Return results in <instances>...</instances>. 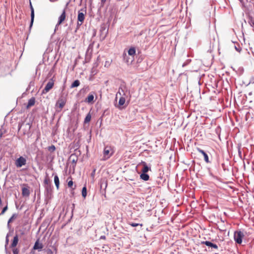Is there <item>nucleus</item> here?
Wrapping results in <instances>:
<instances>
[{
	"instance_id": "nucleus-39",
	"label": "nucleus",
	"mask_w": 254,
	"mask_h": 254,
	"mask_svg": "<svg viewBox=\"0 0 254 254\" xmlns=\"http://www.w3.org/2000/svg\"><path fill=\"white\" fill-rule=\"evenodd\" d=\"M236 51H238V48H236Z\"/></svg>"
},
{
	"instance_id": "nucleus-36",
	"label": "nucleus",
	"mask_w": 254,
	"mask_h": 254,
	"mask_svg": "<svg viewBox=\"0 0 254 254\" xmlns=\"http://www.w3.org/2000/svg\"><path fill=\"white\" fill-rule=\"evenodd\" d=\"M101 238H102V239H105V236H102V237H101Z\"/></svg>"
},
{
	"instance_id": "nucleus-16",
	"label": "nucleus",
	"mask_w": 254,
	"mask_h": 254,
	"mask_svg": "<svg viewBox=\"0 0 254 254\" xmlns=\"http://www.w3.org/2000/svg\"><path fill=\"white\" fill-rule=\"evenodd\" d=\"M35 103V99L34 97L31 98L28 101V104L26 106V108L28 109L30 107L33 106Z\"/></svg>"
},
{
	"instance_id": "nucleus-1",
	"label": "nucleus",
	"mask_w": 254,
	"mask_h": 254,
	"mask_svg": "<svg viewBox=\"0 0 254 254\" xmlns=\"http://www.w3.org/2000/svg\"><path fill=\"white\" fill-rule=\"evenodd\" d=\"M113 154V149L111 146H106L103 151V160H106L109 159Z\"/></svg>"
},
{
	"instance_id": "nucleus-19",
	"label": "nucleus",
	"mask_w": 254,
	"mask_h": 254,
	"mask_svg": "<svg viewBox=\"0 0 254 254\" xmlns=\"http://www.w3.org/2000/svg\"><path fill=\"white\" fill-rule=\"evenodd\" d=\"M136 50L134 47L130 48L128 51V54L129 56L134 57L135 55Z\"/></svg>"
},
{
	"instance_id": "nucleus-29",
	"label": "nucleus",
	"mask_w": 254,
	"mask_h": 254,
	"mask_svg": "<svg viewBox=\"0 0 254 254\" xmlns=\"http://www.w3.org/2000/svg\"><path fill=\"white\" fill-rule=\"evenodd\" d=\"M7 206H6L3 208V209L1 212V214H4V212L7 210Z\"/></svg>"
},
{
	"instance_id": "nucleus-7",
	"label": "nucleus",
	"mask_w": 254,
	"mask_h": 254,
	"mask_svg": "<svg viewBox=\"0 0 254 254\" xmlns=\"http://www.w3.org/2000/svg\"><path fill=\"white\" fill-rule=\"evenodd\" d=\"M66 18V13H65V10L64 9L62 13V14L60 15V16L59 17V20L58 23L57 24V26L60 25L65 20Z\"/></svg>"
},
{
	"instance_id": "nucleus-20",
	"label": "nucleus",
	"mask_w": 254,
	"mask_h": 254,
	"mask_svg": "<svg viewBox=\"0 0 254 254\" xmlns=\"http://www.w3.org/2000/svg\"><path fill=\"white\" fill-rule=\"evenodd\" d=\"M140 178L144 181H148L149 180V176L146 173H142L140 175Z\"/></svg>"
},
{
	"instance_id": "nucleus-14",
	"label": "nucleus",
	"mask_w": 254,
	"mask_h": 254,
	"mask_svg": "<svg viewBox=\"0 0 254 254\" xmlns=\"http://www.w3.org/2000/svg\"><path fill=\"white\" fill-rule=\"evenodd\" d=\"M22 194L23 196H28L30 194V191L28 188H22Z\"/></svg>"
},
{
	"instance_id": "nucleus-33",
	"label": "nucleus",
	"mask_w": 254,
	"mask_h": 254,
	"mask_svg": "<svg viewBox=\"0 0 254 254\" xmlns=\"http://www.w3.org/2000/svg\"><path fill=\"white\" fill-rule=\"evenodd\" d=\"M110 65V63L109 62H106L105 66H109Z\"/></svg>"
},
{
	"instance_id": "nucleus-37",
	"label": "nucleus",
	"mask_w": 254,
	"mask_h": 254,
	"mask_svg": "<svg viewBox=\"0 0 254 254\" xmlns=\"http://www.w3.org/2000/svg\"><path fill=\"white\" fill-rule=\"evenodd\" d=\"M102 0V1L103 2H104L106 1V0Z\"/></svg>"
},
{
	"instance_id": "nucleus-23",
	"label": "nucleus",
	"mask_w": 254,
	"mask_h": 254,
	"mask_svg": "<svg viewBox=\"0 0 254 254\" xmlns=\"http://www.w3.org/2000/svg\"><path fill=\"white\" fill-rule=\"evenodd\" d=\"M125 102H126L125 98L124 97H121L120 98V100H119V105L120 106H123V105L125 104Z\"/></svg>"
},
{
	"instance_id": "nucleus-25",
	"label": "nucleus",
	"mask_w": 254,
	"mask_h": 254,
	"mask_svg": "<svg viewBox=\"0 0 254 254\" xmlns=\"http://www.w3.org/2000/svg\"><path fill=\"white\" fill-rule=\"evenodd\" d=\"M48 149L49 151L54 152L56 150V147L54 145L48 147Z\"/></svg>"
},
{
	"instance_id": "nucleus-32",
	"label": "nucleus",
	"mask_w": 254,
	"mask_h": 254,
	"mask_svg": "<svg viewBox=\"0 0 254 254\" xmlns=\"http://www.w3.org/2000/svg\"><path fill=\"white\" fill-rule=\"evenodd\" d=\"M95 169H94L93 172L91 173V176L94 178L95 175Z\"/></svg>"
},
{
	"instance_id": "nucleus-31",
	"label": "nucleus",
	"mask_w": 254,
	"mask_h": 254,
	"mask_svg": "<svg viewBox=\"0 0 254 254\" xmlns=\"http://www.w3.org/2000/svg\"><path fill=\"white\" fill-rule=\"evenodd\" d=\"M46 252L47 254H53V252L51 249L47 250Z\"/></svg>"
},
{
	"instance_id": "nucleus-8",
	"label": "nucleus",
	"mask_w": 254,
	"mask_h": 254,
	"mask_svg": "<svg viewBox=\"0 0 254 254\" xmlns=\"http://www.w3.org/2000/svg\"><path fill=\"white\" fill-rule=\"evenodd\" d=\"M44 184L45 189L47 191L51 190V181L50 179L48 177H46L44 181Z\"/></svg>"
},
{
	"instance_id": "nucleus-26",
	"label": "nucleus",
	"mask_w": 254,
	"mask_h": 254,
	"mask_svg": "<svg viewBox=\"0 0 254 254\" xmlns=\"http://www.w3.org/2000/svg\"><path fill=\"white\" fill-rule=\"evenodd\" d=\"M17 217V215L16 214H14L9 219L8 223H9L11 222L14 219H15Z\"/></svg>"
},
{
	"instance_id": "nucleus-22",
	"label": "nucleus",
	"mask_w": 254,
	"mask_h": 254,
	"mask_svg": "<svg viewBox=\"0 0 254 254\" xmlns=\"http://www.w3.org/2000/svg\"><path fill=\"white\" fill-rule=\"evenodd\" d=\"M80 84V82L78 80H75L71 84V88L76 87Z\"/></svg>"
},
{
	"instance_id": "nucleus-21",
	"label": "nucleus",
	"mask_w": 254,
	"mask_h": 254,
	"mask_svg": "<svg viewBox=\"0 0 254 254\" xmlns=\"http://www.w3.org/2000/svg\"><path fill=\"white\" fill-rule=\"evenodd\" d=\"M91 116L90 113H88L86 115V116L84 119V123L85 124L88 123L91 121Z\"/></svg>"
},
{
	"instance_id": "nucleus-38",
	"label": "nucleus",
	"mask_w": 254,
	"mask_h": 254,
	"mask_svg": "<svg viewBox=\"0 0 254 254\" xmlns=\"http://www.w3.org/2000/svg\"><path fill=\"white\" fill-rule=\"evenodd\" d=\"M124 55H125V57H124V58L125 59V56H127V55H126V54H124Z\"/></svg>"
},
{
	"instance_id": "nucleus-4",
	"label": "nucleus",
	"mask_w": 254,
	"mask_h": 254,
	"mask_svg": "<svg viewBox=\"0 0 254 254\" xmlns=\"http://www.w3.org/2000/svg\"><path fill=\"white\" fill-rule=\"evenodd\" d=\"M54 85V80L53 79H51L46 84L44 89L42 90V94H46L48 93L51 89L53 88Z\"/></svg>"
},
{
	"instance_id": "nucleus-9",
	"label": "nucleus",
	"mask_w": 254,
	"mask_h": 254,
	"mask_svg": "<svg viewBox=\"0 0 254 254\" xmlns=\"http://www.w3.org/2000/svg\"><path fill=\"white\" fill-rule=\"evenodd\" d=\"M197 150L198 152H199V153H201L203 155V156H204V161L207 163H208L210 162L207 154L203 150H202L199 148H197Z\"/></svg>"
},
{
	"instance_id": "nucleus-30",
	"label": "nucleus",
	"mask_w": 254,
	"mask_h": 254,
	"mask_svg": "<svg viewBox=\"0 0 254 254\" xmlns=\"http://www.w3.org/2000/svg\"><path fill=\"white\" fill-rule=\"evenodd\" d=\"M67 185H68V187L71 188L72 186V185H73V182H72V181H71V180L69 181L68 182V183H67Z\"/></svg>"
},
{
	"instance_id": "nucleus-5",
	"label": "nucleus",
	"mask_w": 254,
	"mask_h": 254,
	"mask_svg": "<svg viewBox=\"0 0 254 254\" xmlns=\"http://www.w3.org/2000/svg\"><path fill=\"white\" fill-rule=\"evenodd\" d=\"M15 165L17 167L20 168L26 164V160L22 156H20L15 161Z\"/></svg>"
},
{
	"instance_id": "nucleus-10",
	"label": "nucleus",
	"mask_w": 254,
	"mask_h": 254,
	"mask_svg": "<svg viewBox=\"0 0 254 254\" xmlns=\"http://www.w3.org/2000/svg\"><path fill=\"white\" fill-rule=\"evenodd\" d=\"M30 8H31V22H30V28H31L33 25L34 19V8L30 3Z\"/></svg>"
},
{
	"instance_id": "nucleus-15",
	"label": "nucleus",
	"mask_w": 254,
	"mask_h": 254,
	"mask_svg": "<svg viewBox=\"0 0 254 254\" xmlns=\"http://www.w3.org/2000/svg\"><path fill=\"white\" fill-rule=\"evenodd\" d=\"M18 242V237L17 235H16L14 237L12 242L11 244V248H14L17 245Z\"/></svg>"
},
{
	"instance_id": "nucleus-17",
	"label": "nucleus",
	"mask_w": 254,
	"mask_h": 254,
	"mask_svg": "<svg viewBox=\"0 0 254 254\" xmlns=\"http://www.w3.org/2000/svg\"><path fill=\"white\" fill-rule=\"evenodd\" d=\"M141 164L143 165V168L142 169V173H147L149 171V168L146 163L145 162H142Z\"/></svg>"
},
{
	"instance_id": "nucleus-11",
	"label": "nucleus",
	"mask_w": 254,
	"mask_h": 254,
	"mask_svg": "<svg viewBox=\"0 0 254 254\" xmlns=\"http://www.w3.org/2000/svg\"><path fill=\"white\" fill-rule=\"evenodd\" d=\"M43 248V245L42 243L39 242V240H37L33 247L34 250H41Z\"/></svg>"
},
{
	"instance_id": "nucleus-34",
	"label": "nucleus",
	"mask_w": 254,
	"mask_h": 254,
	"mask_svg": "<svg viewBox=\"0 0 254 254\" xmlns=\"http://www.w3.org/2000/svg\"><path fill=\"white\" fill-rule=\"evenodd\" d=\"M122 90L123 91V89H122V88H119V91H118V93H117V95L118 94H120V95H122L121 93V91H120V90Z\"/></svg>"
},
{
	"instance_id": "nucleus-12",
	"label": "nucleus",
	"mask_w": 254,
	"mask_h": 254,
	"mask_svg": "<svg viewBox=\"0 0 254 254\" xmlns=\"http://www.w3.org/2000/svg\"><path fill=\"white\" fill-rule=\"evenodd\" d=\"M203 244H204L207 246L212 247L214 249H217L218 246L215 244H213L209 241H205L202 242Z\"/></svg>"
},
{
	"instance_id": "nucleus-13",
	"label": "nucleus",
	"mask_w": 254,
	"mask_h": 254,
	"mask_svg": "<svg viewBox=\"0 0 254 254\" xmlns=\"http://www.w3.org/2000/svg\"><path fill=\"white\" fill-rule=\"evenodd\" d=\"M94 100V95L92 94H90L88 95L87 97L85 99V102L88 103H90L93 102Z\"/></svg>"
},
{
	"instance_id": "nucleus-42",
	"label": "nucleus",
	"mask_w": 254,
	"mask_h": 254,
	"mask_svg": "<svg viewBox=\"0 0 254 254\" xmlns=\"http://www.w3.org/2000/svg\"><path fill=\"white\" fill-rule=\"evenodd\" d=\"M253 83H254V81L253 82Z\"/></svg>"
},
{
	"instance_id": "nucleus-24",
	"label": "nucleus",
	"mask_w": 254,
	"mask_h": 254,
	"mask_svg": "<svg viewBox=\"0 0 254 254\" xmlns=\"http://www.w3.org/2000/svg\"><path fill=\"white\" fill-rule=\"evenodd\" d=\"M87 195V189L86 186H84L82 190V196L85 198Z\"/></svg>"
},
{
	"instance_id": "nucleus-27",
	"label": "nucleus",
	"mask_w": 254,
	"mask_h": 254,
	"mask_svg": "<svg viewBox=\"0 0 254 254\" xmlns=\"http://www.w3.org/2000/svg\"><path fill=\"white\" fill-rule=\"evenodd\" d=\"M129 224L132 227H136V226H140L141 227H142L143 226V224H138V223H129Z\"/></svg>"
},
{
	"instance_id": "nucleus-41",
	"label": "nucleus",
	"mask_w": 254,
	"mask_h": 254,
	"mask_svg": "<svg viewBox=\"0 0 254 254\" xmlns=\"http://www.w3.org/2000/svg\"><path fill=\"white\" fill-rule=\"evenodd\" d=\"M236 51H238V48H236Z\"/></svg>"
},
{
	"instance_id": "nucleus-2",
	"label": "nucleus",
	"mask_w": 254,
	"mask_h": 254,
	"mask_svg": "<svg viewBox=\"0 0 254 254\" xmlns=\"http://www.w3.org/2000/svg\"><path fill=\"white\" fill-rule=\"evenodd\" d=\"M244 237V233L240 231H236L234 233V238L235 242L238 244H241L242 243V239Z\"/></svg>"
},
{
	"instance_id": "nucleus-35",
	"label": "nucleus",
	"mask_w": 254,
	"mask_h": 254,
	"mask_svg": "<svg viewBox=\"0 0 254 254\" xmlns=\"http://www.w3.org/2000/svg\"><path fill=\"white\" fill-rule=\"evenodd\" d=\"M2 204V200L1 199V198H0V205H1Z\"/></svg>"
},
{
	"instance_id": "nucleus-28",
	"label": "nucleus",
	"mask_w": 254,
	"mask_h": 254,
	"mask_svg": "<svg viewBox=\"0 0 254 254\" xmlns=\"http://www.w3.org/2000/svg\"><path fill=\"white\" fill-rule=\"evenodd\" d=\"M12 252L13 254H19V250L17 248H14Z\"/></svg>"
},
{
	"instance_id": "nucleus-6",
	"label": "nucleus",
	"mask_w": 254,
	"mask_h": 254,
	"mask_svg": "<svg viewBox=\"0 0 254 254\" xmlns=\"http://www.w3.org/2000/svg\"><path fill=\"white\" fill-rule=\"evenodd\" d=\"M84 19H85L84 14L82 12L79 11L78 14V17H77V19H78L77 24L78 25H81L84 21Z\"/></svg>"
},
{
	"instance_id": "nucleus-18",
	"label": "nucleus",
	"mask_w": 254,
	"mask_h": 254,
	"mask_svg": "<svg viewBox=\"0 0 254 254\" xmlns=\"http://www.w3.org/2000/svg\"><path fill=\"white\" fill-rule=\"evenodd\" d=\"M54 182L57 190H59L60 187V180L59 177L57 175L54 177Z\"/></svg>"
},
{
	"instance_id": "nucleus-40",
	"label": "nucleus",
	"mask_w": 254,
	"mask_h": 254,
	"mask_svg": "<svg viewBox=\"0 0 254 254\" xmlns=\"http://www.w3.org/2000/svg\"><path fill=\"white\" fill-rule=\"evenodd\" d=\"M236 51H238V48H236Z\"/></svg>"
},
{
	"instance_id": "nucleus-3",
	"label": "nucleus",
	"mask_w": 254,
	"mask_h": 254,
	"mask_svg": "<svg viewBox=\"0 0 254 254\" xmlns=\"http://www.w3.org/2000/svg\"><path fill=\"white\" fill-rule=\"evenodd\" d=\"M65 103H66V99L63 97H60L57 101L56 104V107L57 108V111H58L59 112L61 111L62 110V109L63 108V107L64 106V105H65Z\"/></svg>"
}]
</instances>
